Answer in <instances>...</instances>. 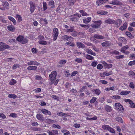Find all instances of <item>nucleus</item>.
I'll return each mask as SVG.
<instances>
[{
    "label": "nucleus",
    "mask_w": 135,
    "mask_h": 135,
    "mask_svg": "<svg viewBox=\"0 0 135 135\" xmlns=\"http://www.w3.org/2000/svg\"><path fill=\"white\" fill-rule=\"evenodd\" d=\"M57 75V72L54 71H52L51 74L49 75V77L51 81L50 82V84H54V82L55 81L56 79V76Z\"/></svg>",
    "instance_id": "f257e3e1"
},
{
    "label": "nucleus",
    "mask_w": 135,
    "mask_h": 135,
    "mask_svg": "<svg viewBox=\"0 0 135 135\" xmlns=\"http://www.w3.org/2000/svg\"><path fill=\"white\" fill-rule=\"evenodd\" d=\"M81 16V15L80 14L77 13L70 16V17L69 19L70 20L72 21H77Z\"/></svg>",
    "instance_id": "f03ea898"
},
{
    "label": "nucleus",
    "mask_w": 135,
    "mask_h": 135,
    "mask_svg": "<svg viewBox=\"0 0 135 135\" xmlns=\"http://www.w3.org/2000/svg\"><path fill=\"white\" fill-rule=\"evenodd\" d=\"M114 109L118 111L123 112L124 110V108L123 106L119 103H115L114 104Z\"/></svg>",
    "instance_id": "7ed1b4c3"
},
{
    "label": "nucleus",
    "mask_w": 135,
    "mask_h": 135,
    "mask_svg": "<svg viewBox=\"0 0 135 135\" xmlns=\"http://www.w3.org/2000/svg\"><path fill=\"white\" fill-rule=\"evenodd\" d=\"M52 36L53 40L55 41L57 39L59 34L58 30L56 28H55L53 29Z\"/></svg>",
    "instance_id": "20e7f679"
},
{
    "label": "nucleus",
    "mask_w": 135,
    "mask_h": 135,
    "mask_svg": "<svg viewBox=\"0 0 135 135\" xmlns=\"http://www.w3.org/2000/svg\"><path fill=\"white\" fill-rule=\"evenodd\" d=\"M10 47L9 46L3 42H0V51H3Z\"/></svg>",
    "instance_id": "39448f33"
},
{
    "label": "nucleus",
    "mask_w": 135,
    "mask_h": 135,
    "mask_svg": "<svg viewBox=\"0 0 135 135\" xmlns=\"http://www.w3.org/2000/svg\"><path fill=\"white\" fill-rule=\"evenodd\" d=\"M94 22L95 24L91 25V26L92 27L94 28H98L102 23V22L101 21H94Z\"/></svg>",
    "instance_id": "423d86ee"
},
{
    "label": "nucleus",
    "mask_w": 135,
    "mask_h": 135,
    "mask_svg": "<svg viewBox=\"0 0 135 135\" xmlns=\"http://www.w3.org/2000/svg\"><path fill=\"white\" fill-rule=\"evenodd\" d=\"M129 47V46L128 45H126L122 47L121 50V52H123L126 54H128L129 53V52L126 50L128 49Z\"/></svg>",
    "instance_id": "0eeeda50"
},
{
    "label": "nucleus",
    "mask_w": 135,
    "mask_h": 135,
    "mask_svg": "<svg viewBox=\"0 0 135 135\" xmlns=\"http://www.w3.org/2000/svg\"><path fill=\"white\" fill-rule=\"evenodd\" d=\"M29 4L30 7V11L31 13H32L34 11L35 9V3L32 2H29Z\"/></svg>",
    "instance_id": "6e6552de"
},
{
    "label": "nucleus",
    "mask_w": 135,
    "mask_h": 135,
    "mask_svg": "<svg viewBox=\"0 0 135 135\" xmlns=\"http://www.w3.org/2000/svg\"><path fill=\"white\" fill-rule=\"evenodd\" d=\"M24 37L21 35L19 36L16 38L18 42H20L22 44H25V42L24 40Z\"/></svg>",
    "instance_id": "1a4fd4ad"
},
{
    "label": "nucleus",
    "mask_w": 135,
    "mask_h": 135,
    "mask_svg": "<svg viewBox=\"0 0 135 135\" xmlns=\"http://www.w3.org/2000/svg\"><path fill=\"white\" fill-rule=\"evenodd\" d=\"M102 63L104 65V66L106 68L110 69L112 67V64H108L105 61H103Z\"/></svg>",
    "instance_id": "9d476101"
},
{
    "label": "nucleus",
    "mask_w": 135,
    "mask_h": 135,
    "mask_svg": "<svg viewBox=\"0 0 135 135\" xmlns=\"http://www.w3.org/2000/svg\"><path fill=\"white\" fill-rule=\"evenodd\" d=\"M36 118L37 119L42 122H43L44 120V118L43 116L40 114H37Z\"/></svg>",
    "instance_id": "9b49d317"
},
{
    "label": "nucleus",
    "mask_w": 135,
    "mask_h": 135,
    "mask_svg": "<svg viewBox=\"0 0 135 135\" xmlns=\"http://www.w3.org/2000/svg\"><path fill=\"white\" fill-rule=\"evenodd\" d=\"M93 37L97 39H103L105 38V37L101 35L98 34H95L94 35Z\"/></svg>",
    "instance_id": "f8f14e48"
},
{
    "label": "nucleus",
    "mask_w": 135,
    "mask_h": 135,
    "mask_svg": "<svg viewBox=\"0 0 135 135\" xmlns=\"http://www.w3.org/2000/svg\"><path fill=\"white\" fill-rule=\"evenodd\" d=\"M105 22L107 23L112 24H114L115 22V21L112 19L109 18L105 20Z\"/></svg>",
    "instance_id": "ddd939ff"
},
{
    "label": "nucleus",
    "mask_w": 135,
    "mask_h": 135,
    "mask_svg": "<svg viewBox=\"0 0 135 135\" xmlns=\"http://www.w3.org/2000/svg\"><path fill=\"white\" fill-rule=\"evenodd\" d=\"M41 111L45 115H51V112L46 109H43L41 110Z\"/></svg>",
    "instance_id": "4468645a"
},
{
    "label": "nucleus",
    "mask_w": 135,
    "mask_h": 135,
    "mask_svg": "<svg viewBox=\"0 0 135 135\" xmlns=\"http://www.w3.org/2000/svg\"><path fill=\"white\" fill-rule=\"evenodd\" d=\"M109 4H113V5H120L122 4V3L120 2L119 1L117 0H114L113 1L111 2H109Z\"/></svg>",
    "instance_id": "2eb2a0df"
},
{
    "label": "nucleus",
    "mask_w": 135,
    "mask_h": 135,
    "mask_svg": "<svg viewBox=\"0 0 135 135\" xmlns=\"http://www.w3.org/2000/svg\"><path fill=\"white\" fill-rule=\"evenodd\" d=\"M102 45L103 47L110 46L111 45V43L109 41H106L103 42Z\"/></svg>",
    "instance_id": "dca6fc26"
},
{
    "label": "nucleus",
    "mask_w": 135,
    "mask_h": 135,
    "mask_svg": "<svg viewBox=\"0 0 135 135\" xmlns=\"http://www.w3.org/2000/svg\"><path fill=\"white\" fill-rule=\"evenodd\" d=\"M48 133L49 135H57L58 134V131L56 130H52L51 131H49Z\"/></svg>",
    "instance_id": "f3484780"
},
{
    "label": "nucleus",
    "mask_w": 135,
    "mask_h": 135,
    "mask_svg": "<svg viewBox=\"0 0 135 135\" xmlns=\"http://www.w3.org/2000/svg\"><path fill=\"white\" fill-rule=\"evenodd\" d=\"M27 64L28 65H38L40 64L36 61H31L27 62Z\"/></svg>",
    "instance_id": "a211bd4d"
},
{
    "label": "nucleus",
    "mask_w": 135,
    "mask_h": 135,
    "mask_svg": "<svg viewBox=\"0 0 135 135\" xmlns=\"http://www.w3.org/2000/svg\"><path fill=\"white\" fill-rule=\"evenodd\" d=\"M127 22H125L124 23L122 26H121L119 28V30L121 31L125 30L127 28Z\"/></svg>",
    "instance_id": "6ab92c4d"
},
{
    "label": "nucleus",
    "mask_w": 135,
    "mask_h": 135,
    "mask_svg": "<svg viewBox=\"0 0 135 135\" xmlns=\"http://www.w3.org/2000/svg\"><path fill=\"white\" fill-rule=\"evenodd\" d=\"M122 23V21L121 20L118 19L116 21H115L114 24L118 27L120 26Z\"/></svg>",
    "instance_id": "aec40b11"
},
{
    "label": "nucleus",
    "mask_w": 135,
    "mask_h": 135,
    "mask_svg": "<svg viewBox=\"0 0 135 135\" xmlns=\"http://www.w3.org/2000/svg\"><path fill=\"white\" fill-rule=\"evenodd\" d=\"M7 28L9 31L12 32L14 31L15 29V27L12 25H9L7 26Z\"/></svg>",
    "instance_id": "412c9836"
},
{
    "label": "nucleus",
    "mask_w": 135,
    "mask_h": 135,
    "mask_svg": "<svg viewBox=\"0 0 135 135\" xmlns=\"http://www.w3.org/2000/svg\"><path fill=\"white\" fill-rule=\"evenodd\" d=\"M45 122L46 123L49 124L51 123H56L57 122L56 121L53 120L49 119H46L45 120Z\"/></svg>",
    "instance_id": "4be33fe9"
},
{
    "label": "nucleus",
    "mask_w": 135,
    "mask_h": 135,
    "mask_svg": "<svg viewBox=\"0 0 135 135\" xmlns=\"http://www.w3.org/2000/svg\"><path fill=\"white\" fill-rule=\"evenodd\" d=\"M92 91L94 94L97 95H99L101 93V91L99 89H93L92 90Z\"/></svg>",
    "instance_id": "5701e85b"
},
{
    "label": "nucleus",
    "mask_w": 135,
    "mask_h": 135,
    "mask_svg": "<svg viewBox=\"0 0 135 135\" xmlns=\"http://www.w3.org/2000/svg\"><path fill=\"white\" fill-rule=\"evenodd\" d=\"M77 46L79 48H83L85 46L81 42H77L76 43Z\"/></svg>",
    "instance_id": "b1692460"
},
{
    "label": "nucleus",
    "mask_w": 135,
    "mask_h": 135,
    "mask_svg": "<svg viewBox=\"0 0 135 135\" xmlns=\"http://www.w3.org/2000/svg\"><path fill=\"white\" fill-rule=\"evenodd\" d=\"M87 53L93 55V56H95L96 54L95 52H93L90 49H87L86 50H85Z\"/></svg>",
    "instance_id": "393cba45"
},
{
    "label": "nucleus",
    "mask_w": 135,
    "mask_h": 135,
    "mask_svg": "<svg viewBox=\"0 0 135 135\" xmlns=\"http://www.w3.org/2000/svg\"><path fill=\"white\" fill-rule=\"evenodd\" d=\"M106 110L108 112H111L112 110V108L110 106L106 105L105 107Z\"/></svg>",
    "instance_id": "a878e982"
},
{
    "label": "nucleus",
    "mask_w": 135,
    "mask_h": 135,
    "mask_svg": "<svg viewBox=\"0 0 135 135\" xmlns=\"http://www.w3.org/2000/svg\"><path fill=\"white\" fill-rule=\"evenodd\" d=\"M91 20V18L90 17H89L86 18H85L83 19V21L84 23L87 24L90 22Z\"/></svg>",
    "instance_id": "bb28decb"
},
{
    "label": "nucleus",
    "mask_w": 135,
    "mask_h": 135,
    "mask_svg": "<svg viewBox=\"0 0 135 135\" xmlns=\"http://www.w3.org/2000/svg\"><path fill=\"white\" fill-rule=\"evenodd\" d=\"M8 19L11 21L13 23L14 25H15L16 24V22L15 19L13 17L11 16H8Z\"/></svg>",
    "instance_id": "cd10ccee"
},
{
    "label": "nucleus",
    "mask_w": 135,
    "mask_h": 135,
    "mask_svg": "<svg viewBox=\"0 0 135 135\" xmlns=\"http://www.w3.org/2000/svg\"><path fill=\"white\" fill-rule=\"evenodd\" d=\"M63 39L67 41H69L71 40V39L72 38L71 36H68L66 35H65L63 36Z\"/></svg>",
    "instance_id": "c85d7f7f"
},
{
    "label": "nucleus",
    "mask_w": 135,
    "mask_h": 135,
    "mask_svg": "<svg viewBox=\"0 0 135 135\" xmlns=\"http://www.w3.org/2000/svg\"><path fill=\"white\" fill-rule=\"evenodd\" d=\"M16 18L18 22L21 21L22 20V17L21 16L18 14H17L16 15Z\"/></svg>",
    "instance_id": "c756f323"
},
{
    "label": "nucleus",
    "mask_w": 135,
    "mask_h": 135,
    "mask_svg": "<svg viewBox=\"0 0 135 135\" xmlns=\"http://www.w3.org/2000/svg\"><path fill=\"white\" fill-rule=\"evenodd\" d=\"M105 3L104 0H98L96 1V4L98 6H100Z\"/></svg>",
    "instance_id": "7c9ffc66"
},
{
    "label": "nucleus",
    "mask_w": 135,
    "mask_h": 135,
    "mask_svg": "<svg viewBox=\"0 0 135 135\" xmlns=\"http://www.w3.org/2000/svg\"><path fill=\"white\" fill-rule=\"evenodd\" d=\"M37 68V66H28L27 68V69L28 70H36Z\"/></svg>",
    "instance_id": "2f4dec72"
},
{
    "label": "nucleus",
    "mask_w": 135,
    "mask_h": 135,
    "mask_svg": "<svg viewBox=\"0 0 135 135\" xmlns=\"http://www.w3.org/2000/svg\"><path fill=\"white\" fill-rule=\"evenodd\" d=\"M110 97L112 99H114L115 100H117L120 99V97L119 95H114L111 96Z\"/></svg>",
    "instance_id": "473e14b6"
},
{
    "label": "nucleus",
    "mask_w": 135,
    "mask_h": 135,
    "mask_svg": "<svg viewBox=\"0 0 135 135\" xmlns=\"http://www.w3.org/2000/svg\"><path fill=\"white\" fill-rule=\"evenodd\" d=\"M2 5L4 7H5L7 8L9 7V3L6 1L3 2L2 3Z\"/></svg>",
    "instance_id": "72a5a7b5"
},
{
    "label": "nucleus",
    "mask_w": 135,
    "mask_h": 135,
    "mask_svg": "<svg viewBox=\"0 0 135 135\" xmlns=\"http://www.w3.org/2000/svg\"><path fill=\"white\" fill-rule=\"evenodd\" d=\"M97 13L102 15H106L107 14L108 12L107 11H104L103 10H100L97 11Z\"/></svg>",
    "instance_id": "f704fd0d"
},
{
    "label": "nucleus",
    "mask_w": 135,
    "mask_h": 135,
    "mask_svg": "<svg viewBox=\"0 0 135 135\" xmlns=\"http://www.w3.org/2000/svg\"><path fill=\"white\" fill-rule=\"evenodd\" d=\"M131 93L130 91H122L120 93V95H126Z\"/></svg>",
    "instance_id": "c9c22d12"
},
{
    "label": "nucleus",
    "mask_w": 135,
    "mask_h": 135,
    "mask_svg": "<svg viewBox=\"0 0 135 135\" xmlns=\"http://www.w3.org/2000/svg\"><path fill=\"white\" fill-rule=\"evenodd\" d=\"M85 57L86 58L89 60H94V58L92 56L90 55H89L87 54L85 55Z\"/></svg>",
    "instance_id": "e433bc0d"
},
{
    "label": "nucleus",
    "mask_w": 135,
    "mask_h": 135,
    "mask_svg": "<svg viewBox=\"0 0 135 135\" xmlns=\"http://www.w3.org/2000/svg\"><path fill=\"white\" fill-rule=\"evenodd\" d=\"M52 127L54 128L60 129L61 128V127L58 124H53L52 125Z\"/></svg>",
    "instance_id": "4c0bfd02"
},
{
    "label": "nucleus",
    "mask_w": 135,
    "mask_h": 135,
    "mask_svg": "<svg viewBox=\"0 0 135 135\" xmlns=\"http://www.w3.org/2000/svg\"><path fill=\"white\" fill-rule=\"evenodd\" d=\"M8 97L9 98H11L13 99L16 98L17 97V96L14 94H11L8 95Z\"/></svg>",
    "instance_id": "58836bf2"
},
{
    "label": "nucleus",
    "mask_w": 135,
    "mask_h": 135,
    "mask_svg": "<svg viewBox=\"0 0 135 135\" xmlns=\"http://www.w3.org/2000/svg\"><path fill=\"white\" fill-rule=\"evenodd\" d=\"M75 2V0H69L68 3L70 5L72 6L74 5Z\"/></svg>",
    "instance_id": "ea45409f"
},
{
    "label": "nucleus",
    "mask_w": 135,
    "mask_h": 135,
    "mask_svg": "<svg viewBox=\"0 0 135 135\" xmlns=\"http://www.w3.org/2000/svg\"><path fill=\"white\" fill-rule=\"evenodd\" d=\"M115 119L118 122L120 123H123V120L121 117H116Z\"/></svg>",
    "instance_id": "a19ab883"
},
{
    "label": "nucleus",
    "mask_w": 135,
    "mask_h": 135,
    "mask_svg": "<svg viewBox=\"0 0 135 135\" xmlns=\"http://www.w3.org/2000/svg\"><path fill=\"white\" fill-rule=\"evenodd\" d=\"M17 81L15 79H12L9 83V84L10 85H14L16 83Z\"/></svg>",
    "instance_id": "79ce46f5"
},
{
    "label": "nucleus",
    "mask_w": 135,
    "mask_h": 135,
    "mask_svg": "<svg viewBox=\"0 0 135 135\" xmlns=\"http://www.w3.org/2000/svg\"><path fill=\"white\" fill-rule=\"evenodd\" d=\"M108 131L110 132L111 133L115 134V130L112 128L109 127L108 129Z\"/></svg>",
    "instance_id": "37998d69"
},
{
    "label": "nucleus",
    "mask_w": 135,
    "mask_h": 135,
    "mask_svg": "<svg viewBox=\"0 0 135 135\" xmlns=\"http://www.w3.org/2000/svg\"><path fill=\"white\" fill-rule=\"evenodd\" d=\"M79 12L82 14V15L83 16H88V14L86 12H84L83 10H81L79 11Z\"/></svg>",
    "instance_id": "c03bdc74"
},
{
    "label": "nucleus",
    "mask_w": 135,
    "mask_h": 135,
    "mask_svg": "<svg viewBox=\"0 0 135 135\" xmlns=\"http://www.w3.org/2000/svg\"><path fill=\"white\" fill-rule=\"evenodd\" d=\"M38 42L40 44L42 45H46L47 44L46 41L44 40H39Z\"/></svg>",
    "instance_id": "a18cd8bd"
},
{
    "label": "nucleus",
    "mask_w": 135,
    "mask_h": 135,
    "mask_svg": "<svg viewBox=\"0 0 135 135\" xmlns=\"http://www.w3.org/2000/svg\"><path fill=\"white\" fill-rule=\"evenodd\" d=\"M80 26L83 27L88 28L90 27V25H83L80 24Z\"/></svg>",
    "instance_id": "49530a36"
},
{
    "label": "nucleus",
    "mask_w": 135,
    "mask_h": 135,
    "mask_svg": "<svg viewBox=\"0 0 135 135\" xmlns=\"http://www.w3.org/2000/svg\"><path fill=\"white\" fill-rule=\"evenodd\" d=\"M20 65L18 64H14L12 68V69L13 70H15L17 69V68H20Z\"/></svg>",
    "instance_id": "de8ad7c7"
},
{
    "label": "nucleus",
    "mask_w": 135,
    "mask_h": 135,
    "mask_svg": "<svg viewBox=\"0 0 135 135\" xmlns=\"http://www.w3.org/2000/svg\"><path fill=\"white\" fill-rule=\"evenodd\" d=\"M103 73L104 75L107 76H108L112 75V71H111L108 73H107V72H104Z\"/></svg>",
    "instance_id": "09e8293b"
},
{
    "label": "nucleus",
    "mask_w": 135,
    "mask_h": 135,
    "mask_svg": "<svg viewBox=\"0 0 135 135\" xmlns=\"http://www.w3.org/2000/svg\"><path fill=\"white\" fill-rule=\"evenodd\" d=\"M124 101L125 102L128 103L130 105L132 103H133V101L129 99H124Z\"/></svg>",
    "instance_id": "8fccbe9b"
},
{
    "label": "nucleus",
    "mask_w": 135,
    "mask_h": 135,
    "mask_svg": "<svg viewBox=\"0 0 135 135\" xmlns=\"http://www.w3.org/2000/svg\"><path fill=\"white\" fill-rule=\"evenodd\" d=\"M110 126L108 125H104L102 126L104 130H108Z\"/></svg>",
    "instance_id": "3c124183"
},
{
    "label": "nucleus",
    "mask_w": 135,
    "mask_h": 135,
    "mask_svg": "<svg viewBox=\"0 0 135 135\" xmlns=\"http://www.w3.org/2000/svg\"><path fill=\"white\" fill-rule=\"evenodd\" d=\"M43 9L44 11L45 10H46L47 9V3L45 2H43Z\"/></svg>",
    "instance_id": "603ef678"
},
{
    "label": "nucleus",
    "mask_w": 135,
    "mask_h": 135,
    "mask_svg": "<svg viewBox=\"0 0 135 135\" xmlns=\"http://www.w3.org/2000/svg\"><path fill=\"white\" fill-rule=\"evenodd\" d=\"M66 44L67 45H69L70 46H75V44L73 42H68L66 43Z\"/></svg>",
    "instance_id": "864d4df0"
},
{
    "label": "nucleus",
    "mask_w": 135,
    "mask_h": 135,
    "mask_svg": "<svg viewBox=\"0 0 135 135\" xmlns=\"http://www.w3.org/2000/svg\"><path fill=\"white\" fill-rule=\"evenodd\" d=\"M98 62L96 61H95L92 62L91 65L95 67L98 64Z\"/></svg>",
    "instance_id": "5fc2aeb1"
},
{
    "label": "nucleus",
    "mask_w": 135,
    "mask_h": 135,
    "mask_svg": "<svg viewBox=\"0 0 135 135\" xmlns=\"http://www.w3.org/2000/svg\"><path fill=\"white\" fill-rule=\"evenodd\" d=\"M0 21L4 23H6L7 22L2 16H0Z\"/></svg>",
    "instance_id": "6e6d98bb"
},
{
    "label": "nucleus",
    "mask_w": 135,
    "mask_h": 135,
    "mask_svg": "<svg viewBox=\"0 0 135 135\" xmlns=\"http://www.w3.org/2000/svg\"><path fill=\"white\" fill-rule=\"evenodd\" d=\"M135 64V60L132 61H130L128 63V65L129 66H132Z\"/></svg>",
    "instance_id": "4d7b16f0"
},
{
    "label": "nucleus",
    "mask_w": 135,
    "mask_h": 135,
    "mask_svg": "<svg viewBox=\"0 0 135 135\" xmlns=\"http://www.w3.org/2000/svg\"><path fill=\"white\" fill-rule=\"evenodd\" d=\"M103 68V66L102 65L100 64H98L97 66V68L98 69L101 70Z\"/></svg>",
    "instance_id": "13d9d810"
},
{
    "label": "nucleus",
    "mask_w": 135,
    "mask_h": 135,
    "mask_svg": "<svg viewBox=\"0 0 135 135\" xmlns=\"http://www.w3.org/2000/svg\"><path fill=\"white\" fill-rule=\"evenodd\" d=\"M97 99V98L95 97H93L90 101V102L91 103H94Z\"/></svg>",
    "instance_id": "bf43d9fd"
},
{
    "label": "nucleus",
    "mask_w": 135,
    "mask_h": 135,
    "mask_svg": "<svg viewBox=\"0 0 135 135\" xmlns=\"http://www.w3.org/2000/svg\"><path fill=\"white\" fill-rule=\"evenodd\" d=\"M126 34L128 37L130 38H132V34L129 32H126Z\"/></svg>",
    "instance_id": "052dcab7"
},
{
    "label": "nucleus",
    "mask_w": 135,
    "mask_h": 135,
    "mask_svg": "<svg viewBox=\"0 0 135 135\" xmlns=\"http://www.w3.org/2000/svg\"><path fill=\"white\" fill-rule=\"evenodd\" d=\"M129 76H135V74L132 71H130L129 73Z\"/></svg>",
    "instance_id": "680f3d73"
},
{
    "label": "nucleus",
    "mask_w": 135,
    "mask_h": 135,
    "mask_svg": "<svg viewBox=\"0 0 135 135\" xmlns=\"http://www.w3.org/2000/svg\"><path fill=\"white\" fill-rule=\"evenodd\" d=\"M9 116L13 118H16L17 116V114L15 113H11Z\"/></svg>",
    "instance_id": "e2e57ef3"
},
{
    "label": "nucleus",
    "mask_w": 135,
    "mask_h": 135,
    "mask_svg": "<svg viewBox=\"0 0 135 135\" xmlns=\"http://www.w3.org/2000/svg\"><path fill=\"white\" fill-rule=\"evenodd\" d=\"M6 116L3 113H0V118L4 119L6 118Z\"/></svg>",
    "instance_id": "0e129e2a"
},
{
    "label": "nucleus",
    "mask_w": 135,
    "mask_h": 135,
    "mask_svg": "<svg viewBox=\"0 0 135 135\" xmlns=\"http://www.w3.org/2000/svg\"><path fill=\"white\" fill-rule=\"evenodd\" d=\"M13 59L12 58H7L5 59V61L6 62H8L9 61H12Z\"/></svg>",
    "instance_id": "69168bd1"
},
{
    "label": "nucleus",
    "mask_w": 135,
    "mask_h": 135,
    "mask_svg": "<svg viewBox=\"0 0 135 135\" xmlns=\"http://www.w3.org/2000/svg\"><path fill=\"white\" fill-rule=\"evenodd\" d=\"M129 86L131 88L133 89L134 88L135 85L133 84V83L131 82L129 84Z\"/></svg>",
    "instance_id": "338daca9"
},
{
    "label": "nucleus",
    "mask_w": 135,
    "mask_h": 135,
    "mask_svg": "<svg viewBox=\"0 0 135 135\" xmlns=\"http://www.w3.org/2000/svg\"><path fill=\"white\" fill-rule=\"evenodd\" d=\"M38 39L39 40H44V37L43 36L40 35L38 37Z\"/></svg>",
    "instance_id": "774afa93"
}]
</instances>
